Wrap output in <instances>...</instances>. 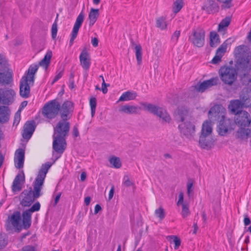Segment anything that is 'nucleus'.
Listing matches in <instances>:
<instances>
[{
    "label": "nucleus",
    "instance_id": "nucleus-48",
    "mask_svg": "<svg viewBox=\"0 0 251 251\" xmlns=\"http://www.w3.org/2000/svg\"><path fill=\"white\" fill-rule=\"evenodd\" d=\"M123 184L126 187H129L134 185L133 182L131 181L128 176H125L123 178Z\"/></svg>",
    "mask_w": 251,
    "mask_h": 251
},
{
    "label": "nucleus",
    "instance_id": "nucleus-3",
    "mask_svg": "<svg viewBox=\"0 0 251 251\" xmlns=\"http://www.w3.org/2000/svg\"><path fill=\"white\" fill-rule=\"evenodd\" d=\"M38 69V65H31L27 73L23 76L20 84V95L23 98L26 99L30 96V86L34 84V75Z\"/></svg>",
    "mask_w": 251,
    "mask_h": 251
},
{
    "label": "nucleus",
    "instance_id": "nucleus-38",
    "mask_svg": "<svg viewBox=\"0 0 251 251\" xmlns=\"http://www.w3.org/2000/svg\"><path fill=\"white\" fill-rule=\"evenodd\" d=\"M109 162L115 168L119 169L122 166V163L119 157L113 156L109 159Z\"/></svg>",
    "mask_w": 251,
    "mask_h": 251
},
{
    "label": "nucleus",
    "instance_id": "nucleus-35",
    "mask_svg": "<svg viewBox=\"0 0 251 251\" xmlns=\"http://www.w3.org/2000/svg\"><path fill=\"white\" fill-rule=\"evenodd\" d=\"M210 45L211 47H216L220 43L219 36L216 32H210Z\"/></svg>",
    "mask_w": 251,
    "mask_h": 251
},
{
    "label": "nucleus",
    "instance_id": "nucleus-34",
    "mask_svg": "<svg viewBox=\"0 0 251 251\" xmlns=\"http://www.w3.org/2000/svg\"><path fill=\"white\" fill-rule=\"evenodd\" d=\"M212 132L211 123L208 121L204 122L202 124L201 135L210 136Z\"/></svg>",
    "mask_w": 251,
    "mask_h": 251
},
{
    "label": "nucleus",
    "instance_id": "nucleus-51",
    "mask_svg": "<svg viewBox=\"0 0 251 251\" xmlns=\"http://www.w3.org/2000/svg\"><path fill=\"white\" fill-rule=\"evenodd\" d=\"M180 31L179 30H176L174 32L172 36L171 40L173 42L176 43L180 36Z\"/></svg>",
    "mask_w": 251,
    "mask_h": 251
},
{
    "label": "nucleus",
    "instance_id": "nucleus-13",
    "mask_svg": "<svg viewBox=\"0 0 251 251\" xmlns=\"http://www.w3.org/2000/svg\"><path fill=\"white\" fill-rule=\"evenodd\" d=\"M225 109L220 104L214 105L208 112V117L213 121H219L225 118Z\"/></svg>",
    "mask_w": 251,
    "mask_h": 251
},
{
    "label": "nucleus",
    "instance_id": "nucleus-50",
    "mask_svg": "<svg viewBox=\"0 0 251 251\" xmlns=\"http://www.w3.org/2000/svg\"><path fill=\"white\" fill-rule=\"evenodd\" d=\"M20 112H21V110L19 109L16 113V114H15V116H14V122H13V125H18V124L20 122V121L21 120V114H20Z\"/></svg>",
    "mask_w": 251,
    "mask_h": 251
},
{
    "label": "nucleus",
    "instance_id": "nucleus-6",
    "mask_svg": "<svg viewBox=\"0 0 251 251\" xmlns=\"http://www.w3.org/2000/svg\"><path fill=\"white\" fill-rule=\"evenodd\" d=\"M219 75L225 84L231 86L237 79V72L233 67L225 66L219 69Z\"/></svg>",
    "mask_w": 251,
    "mask_h": 251
},
{
    "label": "nucleus",
    "instance_id": "nucleus-2",
    "mask_svg": "<svg viewBox=\"0 0 251 251\" xmlns=\"http://www.w3.org/2000/svg\"><path fill=\"white\" fill-rule=\"evenodd\" d=\"M71 124L69 120H59L53 128L52 149L57 153H62L66 148V138L69 135Z\"/></svg>",
    "mask_w": 251,
    "mask_h": 251
},
{
    "label": "nucleus",
    "instance_id": "nucleus-1",
    "mask_svg": "<svg viewBox=\"0 0 251 251\" xmlns=\"http://www.w3.org/2000/svg\"><path fill=\"white\" fill-rule=\"evenodd\" d=\"M51 166V164L47 162L43 164L40 169L37 176L35 178L33 183V190L24 191L23 194L24 197L21 201V204L24 206H29L41 195V189L44 184L46 175Z\"/></svg>",
    "mask_w": 251,
    "mask_h": 251
},
{
    "label": "nucleus",
    "instance_id": "nucleus-5",
    "mask_svg": "<svg viewBox=\"0 0 251 251\" xmlns=\"http://www.w3.org/2000/svg\"><path fill=\"white\" fill-rule=\"evenodd\" d=\"M7 231L9 233L19 232L24 227L23 222L22 224L21 214L19 211H15L8 217L5 224Z\"/></svg>",
    "mask_w": 251,
    "mask_h": 251
},
{
    "label": "nucleus",
    "instance_id": "nucleus-61",
    "mask_svg": "<svg viewBox=\"0 0 251 251\" xmlns=\"http://www.w3.org/2000/svg\"><path fill=\"white\" fill-rule=\"evenodd\" d=\"M61 193L60 192L55 197V199H54V205H56L57 203L58 202L60 199V197H61Z\"/></svg>",
    "mask_w": 251,
    "mask_h": 251
},
{
    "label": "nucleus",
    "instance_id": "nucleus-64",
    "mask_svg": "<svg viewBox=\"0 0 251 251\" xmlns=\"http://www.w3.org/2000/svg\"><path fill=\"white\" fill-rule=\"evenodd\" d=\"M91 201V198L90 197H87L84 199V202L86 205H88Z\"/></svg>",
    "mask_w": 251,
    "mask_h": 251
},
{
    "label": "nucleus",
    "instance_id": "nucleus-21",
    "mask_svg": "<svg viewBox=\"0 0 251 251\" xmlns=\"http://www.w3.org/2000/svg\"><path fill=\"white\" fill-rule=\"evenodd\" d=\"M35 128L34 121H27L24 126L22 133L23 137L25 139H29L32 135Z\"/></svg>",
    "mask_w": 251,
    "mask_h": 251
},
{
    "label": "nucleus",
    "instance_id": "nucleus-39",
    "mask_svg": "<svg viewBox=\"0 0 251 251\" xmlns=\"http://www.w3.org/2000/svg\"><path fill=\"white\" fill-rule=\"evenodd\" d=\"M250 130L249 129H245L244 128H240L236 133V137L238 138L243 139L247 138L249 133Z\"/></svg>",
    "mask_w": 251,
    "mask_h": 251
},
{
    "label": "nucleus",
    "instance_id": "nucleus-9",
    "mask_svg": "<svg viewBox=\"0 0 251 251\" xmlns=\"http://www.w3.org/2000/svg\"><path fill=\"white\" fill-rule=\"evenodd\" d=\"M205 31L201 28L194 30L192 34L189 37L191 42L196 47H202L204 44Z\"/></svg>",
    "mask_w": 251,
    "mask_h": 251
},
{
    "label": "nucleus",
    "instance_id": "nucleus-18",
    "mask_svg": "<svg viewBox=\"0 0 251 251\" xmlns=\"http://www.w3.org/2000/svg\"><path fill=\"white\" fill-rule=\"evenodd\" d=\"M79 60L82 68L85 70H89L91 65V57L86 47L82 49L79 56Z\"/></svg>",
    "mask_w": 251,
    "mask_h": 251
},
{
    "label": "nucleus",
    "instance_id": "nucleus-20",
    "mask_svg": "<svg viewBox=\"0 0 251 251\" xmlns=\"http://www.w3.org/2000/svg\"><path fill=\"white\" fill-rule=\"evenodd\" d=\"M239 98L244 107L251 106V89H243L240 94Z\"/></svg>",
    "mask_w": 251,
    "mask_h": 251
},
{
    "label": "nucleus",
    "instance_id": "nucleus-63",
    "mask_svg": "<svg viewBox=\"0 0 251 251\" xmlns=\"http://www.w3.org/2000/svg\"><path fill=\"white\" fill-rule=\"evenodd\" d=\"M101 210V207L100 205L97 204L95 207L94 214H97Z\"/></svg>",
    "mask_w": 251,
    "mask_h": 251
},
{
    "label": "nucleus",
    "instance_id": "nucleus-16",
    "mask_svg": "<svg viewBox=\"0 0 251 251\" xmlns=\"http://www.w3.org/2000/svg\"><path fill=\"white\" fill-rule=\"evenodd\" d=\"M84 14L83 10L77 17L75 22L74 25L73 31L71 33V37L70 40V46H72L74 41L76 37L79 28L80 27L84 20Z\"/></svg>",
    "mask_w": 251,
    "mask_h": 251
},
{
    "label": "nucleus",
    "instance_id": "nucleus-40",
    "mask_svg": "<svg viewBox=\"0 0 251 251\" xmlns=\"http://www.w3.org/2000/svg\"><path fill=\"white\" fill-rule=\"evenodd\" d=\"M227 41L228 40H226V41L223 43V44L218 48L216 52L217 54H218L222 56H224V54L226 51L228 44Z\"/></svg>",
    "mask_w": 251,
    "mask_h": 251
},
{
    "label": "nucleus",
    "instance_id": "nucleus-45",
    "mask_svg": "<svg viewBox=\"0 0 251 251\" xmlns=\"http://www.w3.org/2000/svg\"><path fill=\"white\" fill-rule=\"evenodd\" d=\"M167 238L169 239V240L173 239V242L175 244V249H178L181 244V241L180 239L178 238L175 235L168 236L167 237Z\"/></svg>",
    "mask_w": 251,
    "mask_h": 251
},
{
    "label": "nucleus",
    "instance_id": "nucleus-43",
    "mask_svg": "<svg viewBox=\"0 0 251 251\" xmlns=\"http://www.w3.org/2000/svg\"><path fill=\"white\" fill-rule=\"evenodd\" d=\"M90 105L91 107V116L93 117L95 114L97 105V100L95 98H91L90 99Z\"/></svg>",
    "mask_w": 251,
    "mask_h": 251
},
{
    "label": "nucleus",
    "instance_id": "nucleus-19",
    "mask_svg": "<svg viewBox=\"0 0 251 251\" xmlns=\"http://www.w3.org/2000/svg\"><path fill=\"white\" fill-rule=\"evenodd\" d=\"M189 116V110L185 106L178 107L175 111L174 117L178 122H185Z\"/></svg>",
    "mask_w": 251,
    "mask_h": 251
},
{
    "label": "nucleus",
    "instance_id": "nucleus-27",
    "mask_svg": "<svg viewBox=\"0 0 251 251\" xmlns=\"http://www.w3.org/2000/svg\"><path fill=\"white\" fill-rule=\"evenodd\" d=\"M131 47L135 50V56L138 65H140L142 61V47L139 44H136L133 41H131Z\"/></svg>",
    "mask_w": 251,
    "mask_h": 251
},
{
    "label": "nucleus",
    "instance_id": "nucleus-52",
    "mask_svg": "<svg viewBox=\"0 0 251 251\" xmlns=\"http://www.w3.org/2000/svg\"><path fill=\"white\" fill-rule=\"evenodd\" d=\"M110 85L109 84H106L105 82V80L104 79V77H102V82L101 84V91L103 94H106L107 93L108 89L107 87H109Z\"/></svg>",
    "mask_w": 251,
    "mask_h": 251
},
{
    "label": "nucleus",
    "instance_id": "nucleus-7",
    "mask_svg": "<svg viewBox=\"0 0 251 251\" xmlns=\"http://www.w3.org/2000/svg\"><path fill=\"white\" fill-rule=\"evenodd\" d=\"M60 109V103L55 100L46 103L42 109L43 116L50 119L54 118L58 114Z\"/></svg>",
    "mask_w": 251,
    "mask_h": 251
},
{
    "label": "nucleus",
    "instance_id": "nucleus-62",
    "mask_svg": "<svg viewBox=\"0 0 251 251\" xmlns=\"http://www.w3.org/2000/svg\"><path fill=\"white\" fill-rule=\"evenodd\" d=\"M114 187L113 186L110 191H109V196H108V198H109V200H111L113 197V195H114Z\"/></svg>",
    "mask_w": 251,
    "mask_h": 251
},
{
    "label": "nucleus",
    "instance_id": "nucleus-12",
    "mask_svg": "<svg viewBox=\"0 0 251 251\" xmlns=\"http://www.w3.org/2000/svg\"><path fill=\"white\" fill-rule=\"evenodd\" d=\"M15 92L11 89H0V103L8 105L13 102Z\"/></svg>",
    "mask_w": 251,
    "mask_h": 251
},
{
    "label": "nucleus",
    "instance_id": "nucleus-29",
    "mask_svg": "<svg viewBox=\"0 0 251 251\" xmlns=\"http://www.w3.org/2000/svg\"><path fill=\"white\" fill-rule=\"evenodd\" d=\"M137 96L136 92L134 91H127L121 95L120 97L118 102L129 101L133 100L136 99Z\"/></svg>",
    "mask_w": 251,
    "mask_h": 251
},
{
    "label": "nucleus",
    "instance_id": "nucleus-55",
    "mask_svg": "<svg viewBox=\"0 0 251 251\" xmlns=\"http://www.w3.org/2000/svg\"><path fill=\"white\" fill-rule=\"evenodd\" d=\"M183 203V192H180L178 195V201L177 202V205H179L180 204L182 205Z\"/></svg>",
    "mask_w": 251,
    "mask_h": 251
},
{
    "label": "nucleus",
    "instance_id": "nucleus-15",
    "mask_svg": "<svg viewBox=\"0 0 251 251\" xmlns=\"http://www.w3.org/2000/svg\"><path fill=\"white\" fill-rule=\"evenodd\" d=\"M74 111V104L69 100L65 101L61 106L59 110L60 118L69 120L72 116Z\"/></svg>",
    "mask_w": 251,
    "mask_h": 251
},
{
    "label": "nucleus",
    "instance_id": "nucleus-56",
    "mask_svg": "<svg viewBox=\"0 0 251 251\" xmlns=\"http://www.w3.org/2000/svg\"><path fill=\"white\" fill-rule=\"evenodd\" d=\"M79 134L77 126H75L73 127V135L74 137H77L79 136Z\"/></svg>",
    "mask_w": 251,
    "mask_h": 251
},
{
    "label": "nucleus",
    "instance_id": "nucleus-14",
    "mask_svg": "<svg viewBox=\"0 0 251 251\" xmlns=\"http://www.w3.org/2000/svg\"><path fill=\"white\" fill-rule=\"evenodd\" d=\"M219 122L217 131L221 136L225 135L229 130L234 129L233 126H235V124L230 119L224 118L219 120Z\"/></svg>",
    "mask_w": 251,
    "mask_h": 251
},
{
    "label": "nucleus",
    "instance_id": "nucleus-10",
    "mask_svg": "<svg viewBox=\"0 0 251 251\" xmlns=\"http://www.w3.org/2000/svg\"><path fill=\"white\" fill-rule=\"evenodd\" d=\"M40 204L39 202L34 204L32 207L23 212L22 214L23 222L25 229L29 228L31 224V214L35 211H38L40 210Z\"/></svg>",
    "mask_w": 251,
    "mask_h": 251
},
{
    "label": "nucleus",
    "instance_id": "nucleus-33",
    "mask_svg": "<svg viewBox=\"0 0 251 251\" xmlns=\"http://www.w3.org/2000/svg\"><path fill=\"white\" fill-rule=\"evenodd\" d=\"M52 56V52L51 50H49L47 52L43 59H42L39 63V65L46 69H47L50 65V59Z\"/></svg>",
    "mask_w": 251,
    "mask_h": 251
},
{
    "label": "nucleus",
    "instance_id": "nucleus-25",
    "mask_svg": "<svg viewBox=\"0 0 251 251\" xmlns=\"http://www.w3.org/2000/svg\"><path fill=\"white\" fill-rule=\"evenodd\" d=\"M10 110L8 106L5 105L0 106V123L7 122L9 119Z\"/></svg>",
    "mask_w": 251,
    "mask_h": 251
},
{
    "label": "nucleus",
    "instance_id": "nucleus-4",
    "mask_svg": "<svg viewBox=\"0 0 251 251\" xmlns=\"http://www.w3.org/2000/svg\"><path fill=\"white\" fill-rule=\"evenodd\" d=\"M141 105L144 110L148 111L159 117L162 123L169 124L171 122V117L165 109L147 102L141 103Z\"/></svg>",
    "mask_w": 251,
    "mask_h": 251
},
{
    "label": "nucleus",
    "instance_id": "nucleus-44",
    "mask_svg": "<svg viewBox=\"0 0 251 251\" xmlns=\"http://www.w3.org/2000/svg\"><path fill=\"white\" fill-rule=\"evenodd\" d=\"M181 215L183 218H185L190 214L189 205L187 203H182Z\"/></svg>",
    "mask_w": 251,
    "mask_h": 251
},
{
    "label": "nucleus",
    "instance_id": "nucleus-53",
    "mask_svg": "<svg viewBox=\"0 0 251 251\" xmlns=\"http://www.w3.org/2000/svg\"><path fill=\"white\" fill-rule=\"evenodd\" d=\"M222 57H223L222 56H221L218 54H217L216 53L215 56L213 57V59L212 60V63L214 64L218 63L219 62H220L221 61V59H222Z\"/></svg>",
    "mask_w": 251,
    "mask_h": 251
},
{
    "label": "nucleus",
    "instance_id": "nucleus-30",
    "mask_svg": "<svg viewBox=\"0 0 251 251\" xmlns=\"http://www.w3.org/2000/svg\"><path fill=\"white\" fill-rule=\"evenodd\" d=\"M203 9L206 10L208 13H214L219 10V6L216 2L209 0L203 7Z\"/></svg>",
    "mask_w": 251,
    "mask_h": 251
},
{
    "label": "nucleus",
    "instance_id": "nucleus-32",
    "mask_svg": "<svg viewBox=\"0 0 251 251\" xmlns=\"http://www.w3.org/2000/svg\"><path fill=\"white\" fill-rule=\"evenodd\" d=\"M99 16V10L92 8L89 13L88 18L89 20V25L92 26L97 21Z\"/></svg>",
    "mask_w": 251,
    "mask_h": 251
},
{
    "label": "nucleus",
    "instance_id": "nucleus-49",
    "mask_svg": "<svg viewBox=\"0 0 251 251\" xmlns=\"http://www.w3.org/2000/svg\"><path fill=\"white\" fill-rule=\"evenodd\" d=\"M57 32V25L56 22L54 23L51 27V36L53 39L56 37Z\"/></svg>",
    "mask_w": 251,
    "mask_h": 251
},
{
    "label": "nucleus",
    "instance_id": "nucleus-41",
    "mask_svg": "<svg viewBox=\"0 0 251 251\" xmlns=\"http://www.w3.org/2000/svg\"><path fill=\"white\" fill-rule=\"evenodd\" d=\"M230 20L229 18H226L223 19L219 25V31L224 30L225 28L227 27L230 24Z\"/></svg>",
    "mask_w": 251,
    "mask_h": 251
},
{
    "label": "nucleus",
    "instance_id": "nucleus-11",
    "mask_svg": "<svg viewBox=\"0 0 251 251\" xmlns=\"http://www.w3.org/2000/svg\"><path fill=\"white\" fill-rule=\"evenodd\" d=\"M235 124L241 127L249 126L251 123L250 114L246 111L241 110L235 114Z\"/></svg>",
    "mask_w": 251,
    "mask_h": 251
},
{
    "label": "nucleus",
    "instance_id": "nucleus-37",
    "mask_svg": "<svg viewBox=\"0 0 251 251\" xmlns=\"http://www.w3.org/2000/svg\"><path fill=\"white\" fill-rule=\"evenodd\" d=\"M156 27L161 30H165L167 28V23L166 18L163 17H159L156 19Z\"/></svg>",
    "mask_w": 251,
    "mask_h": 251
},
{
    "label": "nucleus",
    "instance_id": "nucleus-60",
    "mask_svg": "<svg viewBox=\"0 0 251 251\" xmlns=\"http://www.w3.org/2000/svg\"><path fill=\"white\" fill-rule=\"evenodd\" d=\"M22 251H35V250L33 247L27 246L24 247Z\"/></svg>",
    "mask_w": 251,
    "mask_h": 251
},
{
    "label": "nucleus",
    "instance_id": "nucleus-24",
    "mask_svg": "<svg viewBox=\"0 0 251 251\" xmlns=\"http://www.w3.org/2000/svg\"><path fill=\"white\" fill-rule=\"evenodd\" d=\"M199 144L202 148L209 149L213 145V139L209 136L201 135L199 139Z\"/></svg>",
    "mask_w": 251,
    "mask_h": 251
},
{
    "label": "nucleus",
    "instance_id": "nucleus-23",
    "mask_svg": "<svg viewBox=\"0 0 251 251\" xmlns=\"http://www.w3.org/2000/svg\"><path fill=\"white\" fill-rule=\"evenodd\" d=\"M139 109L140 108L137 106L125 104L120 106L119 111L122 113L131 115L137 114Z\"/></svg>",
    "mask_w": 251,
    "mask_h": 251
},
{
    "label": "nucleus",
    "instance_id": "nucleus-22",
    "mask_svg": "<svg viewBox=\"0 0 251 251\" xmlns=\"http://www.w3.org/2000/svg\"><path fill=\"white\" fill-rule=\"evenodd\" d=\"M25 159V151L22 149H18L15 153L14 162L16 168L20 169L23 167Z\"/></svg>",
    "mask_w": 251,
    "mask_h": 251
},
{
    "label": "nucleus",
    "instance_id": "nucleus-59",
    "mask_svg": "<svg viewBox=\"0 0 251 251\" xmlns=\"http://www.w3.org/2000/svg\"><path fill=\"white\" fill-rule=\"evenodd\" d=\"M91 43L94 47H97L99 44L98 39L96 37L92 38Z\"/></svg>",
    "mask_w": 251,
    "mask_h": 251
},
{
    "label": "nucleus",
    "instance_id": "nucleus-26",
    "mask_svg": "<svg viewBox=\"0 0 251 251\" xmlns=\"http://www.w3.org/2000/svg\"><path fill=\"white\" fill-rule=\"evenodd\" d=\"M25 180V176H24V174H23V175L18 174L16 176V177L13 182V184H12V186L13 191H14V192L20 191L22 190V185H21V182L22 180Z\"/></svg>",
    "mask_w": 251,
    "mask_h": 251
},
{
    "label": "nucleus",
    "instance_id": "nucleus-28",
    "mask_svg": "<svg viewBox=\"0 0 251 251\" xmlns=\"http://www.w3.org/2000/svg\"><path fill=\"white\" fill-rule=\"evenodd\" d=\"M12 81V74L7 71L0 72V83L4 85L9 84Z\"/></svg>",
    "mask_w": 251,
    "mask_h": 251
},
{
    "label": "nucleus",
    "instance_id": "nucleus-17",
    "mask_svg": "<svg viewBox=\"0 0 251 251\" xmlns=\"http://www.w3.org/2000/svg\"><path fill=\"white\" fill-rule=\"evenodd\" d=\"M219 81V80L218 77H213L195 86V89L198 92H203L206 89L217 85Z\"/></svg>",
    "mask_w": 251,
    "mask_h": 251
},
{
    "label": "nucleus",
    "instance_id": "nucleus-46",
    "mask_svg": "<svg viewBox=\"0 0 251 251\" xmlns=\"http://www.w3.org/2000/svg\"><path fill=\"white\" fill-rule=\"evenodd\" d=\"M193 182L192 180H188L187 183V194L190 197L193 194L194 188L193 187Z\"/></svg>",
    "mask_w": 251,
    "mask_h": 251
},
{
    "label": "nucleus",
    "instance_id": "nucleus-54",
    "mask_svg": "<svg viewBox=\"0 0 251 251\" xmlns=\"http://www.w3.org/2000/svg\"><path fill=\"white\" fill-rule=\"evenodd\" d=\"M241 80L244 84L248 85L250 82H251V78L248 75H244L241 78Z\"/></svg>",
    "mask_w": 251,
    "mask_h": 251
},
{
    "label": "nucleus",
    "instance_id": "nucleus-8",
    "mask_svg": "<svg viewBox=\"0 0 251 251\" xmlns=\"http://www.w3.org/2000/svg\"><path fill=\"white\" fill-rule=\"evenodd\" d=\"M178 128L182 136L191 140L195 135L196 126L193 122L186 121L181 123L178 126Z\"/></svg>",
    "mask_w": 251,
    "mask_h": 251
},
{
    "label": "nucleus",
    "instance_id": "nucleus-36",
    "mask_svg": "<svg viewBox=\"0 0 251 251\" xmlns=\"http://www.w3.org/2000/svg\"><path fill=\"white\" fill-rule=\"evenodd\" d=\"M183 0H176L172 6V10L175 14L180 11L183 6Z\"/></svg>",
    "mask_w": 251,
    "mask_h": 251
},
{
    "label": "nucleus",
    "instance_id": "nucleus-58",
    "mask_svg": "<svg viewBox=\"0 0 251 251\" xmlns=\"http://www.w3.org/2000/svg\"><path fill=\"white\" fill-rule=\"evenodd\" d=\"M63 74V71H61L60 72H59L54 77L53 80L52 81V83H54L56 81H57L58 79H59L62 76Z\"/></svg>",
    "mask_w": 251,
    "mask_h": 251
},
{
    "label": "nucleus",
    "instance_id": "nucleus-47",
    "mask_svg": "<svg viewBox=\"0 0 251 251\" xmlns=\"http://www.w3.org/2000/svg\"><path fill=\"white\" fill-rule=\"evenodd\" d=\"M6 244L5 234L0 232V249L4 248Z\"/></svg>",
    "mask_w": 251,
    "mask_h": 251
},
{
    "label": "nucleus",
    "instance_id": "nucleus-57",
    "mask_svg": "<svg viewBox=\"0 0 251 251\" xmlns=\"http://www.w3.org/2000/svg\"><path fill=\"white\" fill-rule=\"evenodd\" d=\"M244 223L245 226H247L251 223V220L247 214L244 215Z\"/></svg>",
    "mask_w": 251,
    "mask_h": 251
},
{
    "label": "nucleus",
    "instance_id": "nucleus-31",
    "mask_svg": "<svg viewBox=\"0 0 251 251\" xmlns=\"http://www.w3.org/2000/svg\"><path fill=\"white\" fill-rule=\"evenodd\" d=\"M243 105L242 102L240 100H231L230 102V104L228 105V109L230 110L233 113L235 114L237 112L240 111L241 110H239L240 107H243Z\"/></svg>",
    "mask_w": 251,
    "mask_h": 251
},
{
    "label": "nucleus",
    "instance_id": "nucleus-42",
    "mask_svg": "<svg viewBox=\"0 0 251 251\" xmlns=\"http://www.w3.org/2000/svg\"><path fill=\"white\" fill-rule=\"evenodd\" d=\"M154 214L155 216L160 220H162L165 217V212L163 208L161 206L155 210Z\"/></svg>",
    "mask_w": 251,
    "mask_h": 251
}]
</instances>
